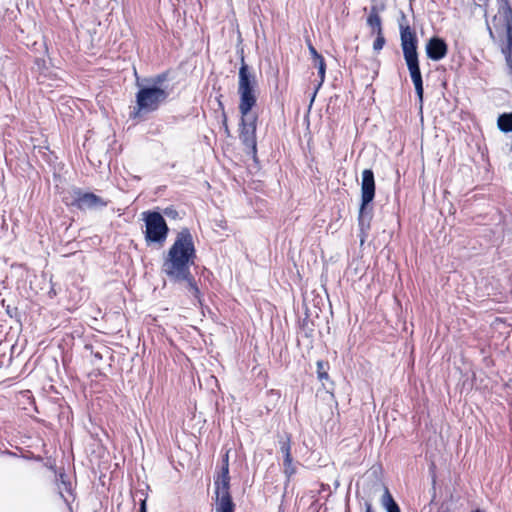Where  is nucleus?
Returning <instances> with one entry per match:
<instances>
[{"instance_id": "nucleus-1", "label": "nucleus", "mask_w": 512, "mask_h": 512, "mask_svg": "<svg viewBox=\"0 0 512 512\" xmlns=\"http://www.w3.org/2000/svg\"><path fill=\"white\" fill-rule=\"evenodd\" d=\"M196 259V249L193 236L188 228L181 229L174 243L164 258L162 271L173 282H186L187 289L199 303H201L200 290L191 274L190 266Z\"/></svg>"}, {"instance_id": "nucleus-2", "label": "nucleus", "mask_w": 512, "mask_h": 512, "mask_svg": "<svg viewBox=\"0 0 512 512\" xmlns=\"http://www.w3.org/2000/svg\"><path fill=\"white\" fill-rule=\"evenodd\" d=\"M257 87L256 75L242 56L238 73V109L241 114L239 138L243 145L250 149L253 157H256L257 153L256 129L258 116L251 112L257 103Z\"/></svg>"}, {"instance_id": "nucleus-3", "label": "nucleus", "mask_w": 512, "mask_h": 512, "mask_svg": "<svg viewBox=\"0 0 512 512\" xmlns=\"http://www.w3.org/2000/svg\"><path fill=\"white\" fill-rule=\"evenodd\" d=\"M167 80V72L146 79V85L140 87L136 93L135 116L153 113L166 103L170 95Z\"/></svg>"}, {"instance_id": "nucleus-4", "label": "nucleus", "mask_w": 512, "mask_h": 512, "mask_svg": "<svg viewBox=\"0 0 512 512\" xmlns=\"http://www.w3.org/2000/svg\"><path fill=\"white\" fill-rule=\"evenodd\" d=\"M400 40L403 51V56L407 64L412 82L419 102L423 101V80L419 66V59L417 53V36L416 33L410 28L409 25L400 23Z\"/></svg>"}, {"instance_id": "nucleus-5", "label": "nucleus", "mask_w": 512, "mask_h": 512, "mask_svg": "<svg viewBox=\"0 0 512 512\" xmlns=\"http://www.w3.org/2000/svg\"><path fill=\"white\" fill-rule=\"evenodd\" d=\"M375 197V178L371 169L362 172L361 203L358 214L360 244L363 245L368 237L373 217V208L370 206Z\"/></svg>"}, {"instance_id": "nucleus-6", "label": "nucleus", "mask_w": 512, "mask_h": 512, "mask_svg": "<svg viewBox=\"0 0 512 512\" xmlns=\"http://www.w3.org/2000/svg\"><path fill=\"white\" fill-rule=\"evenodd\" d=\"M142 216L145 223L144 238L147 245L163 246L169 233V227L164 217L157 211H145Z\"/></svg>"}, {"instance_id": "nucleus-7", "label": "nucleus", "mask_w": 512, "mask_h": 512, "mask_svg": "<svg viewBox=\"0 0 512 512\" xmlns=\"http://www.w3.org/2000/svg\"><path fill=\"white\" fill-rule=\"evenodd\" d=\"M71 205L80 210H97L106 207L108 201L94 193L75 189L72 193Z\"/></svg>"}, {"instance_id": "nucleus-8", "label": "nucleus", "mask_w": 512, "mask_h": 512, "mask_svg": "<svg viewBox=\"0 0 512 512\" xmlns=\"http://www.w3.org/2000/svg\"><path fill=\"white\" fill-rule=\"evenodd\" d=\"M425 50L429 59L440 61L446 57L448 46L444 39L434 36L427 41Z\"/></svg>"}, {"instance_id": "nucleus-9", "label": "nucleus", "mask_w": 512, "mask_h": 512, "mask_svg": "<svg viewBox=\"0 0 512 512\" xmlns=\"http://www.w3.org/2000/svg\"><path fill=\"white\" fill-rule=\"evenodd\" d=\"M235 503L230 492L215 494V512H234Z\"/></svg>"}, {"instance_id": "nucleus-10", "label": "nucleus", "mask_w": 512, "mask_h": 512, "mask_svg": "<svg viewBox=\"0 0 512 512\" xmlns=\"http://www.w3.org/2000/svg\"><path fill=\"white\" fill-rule=\"evenodd\" d=\"M214 486H215V494L221 493V492H230V475H229V469L226 467H221L220 472L217 474V476L214 479Z\"/></svg>"}, {"instance_id": "nucleus-11", "label": "nucleus", "mask_w": 512, "mask_h": 512, "mask_svg": "<svg viewBox=\"0 0 512 512\" xmlns=\"http://www.w3.org/2000/svg\"><path fill=\"white\" fill-rule=\"evenodd\" d=\"M382 506L387 512H401L398 504L393 499L389 489L384 487V493L382 496Z\"/></svg>"}, {"instance_id": "nucleus-12", "label": "nucleus", "mask_w": 512, "mask_h": 512, "mask_svg": "<svg viewBox=\"0 0 512 512\" xmlns=\"http://www.w3.org/2000/svg\"><path fill=\"white\" fill-rule=\"evenodd\" d=\"M377 10L378 9L374 8L373 14L369 13L367 18V24L371 27L373 34H380V32H383L381 17L377 14Z\"/></svg>"}, {"instance_id": "nucleus-13", "label": "nucleus", "mask_w": 512, "mask_h": 512, "mask_svg": "<svg viewBox=\"0 0 512 512\" xmlns=\"http://www.w3.org/2000/svg\"><path fill=\"white\" fill-rule=\"evenodd\" d=\"M314 66L318 69V76L320 78L319 84L317 85L315 92L313 94V97L311 99V102L314 101V98L316 96L317 91L322 86L323 82L325 81V73H326V63L323 58V56L319 57L314 61Z\"/></svg>"}, {"instance_id": "nucleus-14", "label": "nucleus", "mask_w": 512, "mask_h": 512, "mask_svg": "<svg viewBox=\"0 0 512 512\" xmlns=\"http://www.w3.org/2000/svg\"><path fill=\"white\" fill-rule=\"evenodd\" d=\"M279 449L283 454L284 458H291V436L289 434H284L279 437Z\"/></svg>"}, {"instance_id": "nucleus-15", "label": "nucleus", "mask_w": 512, "mask_h": 512, "mask_svg": "<svg viewBox=\"0 0 512 512\" xmlns=\"http://www.w3.org/2000/svg\"><path fill=\"white\" fill-rule=\"evenodd\" d=\"M498 128L505 133L512 132V113H503L497 120Z\"/></svg>"}, {"instance_id": "nucleus-16", "label": "nucleus", "mask_w": 512, "mask_h": 512, "mask_svg": "<svg viewBox=\"0 0 512 512\" xmlns=\"http://www.w3.org/2000/svg\"><path fill=\"white\" fill-rule=\"evenodd\" d=\"M504 14H505V18H506V32H507L506 46L512 47V8L508 4L504 8Z\"/></svg>"}, {"instance_id": "nucleus-17", "label": "nucleus", "mask_w": 512, "mask_h": 512, "mask_svg": "<svg viewBox=\"0 0 512 512\" xmlns=\"http://www.w3.org/2000/svg\"><path fill=\"white\" fill-rule=\"evenodd\" d=\"M328 369L329 364L327 362L317 361V376L321 382L329 380Z\"/></svg>"}, {"instance_id": "nucleus-18", "label": "nucleus", "mask_w": 512, "mask_h": 512, "mask_svg": "<svg viewBox=\"0 0 512 512\" xmlns=\"http://www.w3.org/2000/svg\"><path fill=\"white\" fill-rule=\"evenodd\" d=\"M283 471L288 480L296 473V466L293 463V458H284Z\"/></svg>"}, {"instance_id": "nucleus-19", "label": "nucleus", "mask_w": 512, "mask_h": 512, "mask_svg": "<svg viewBox=\"0 0 512 512\" xmlns=\"http://www.w3.org/2000/svg\"><path fill=\"white\" fill-rule=\"evenodd\" d=\"M59 478H60V485H59V489L62 491H66L67 493H71L72 492V484L71 482H69L67 480V477L64 473H61L59 475ZM61 496L63 497V494L61 493Z\"/></svg>"}, {"instance_id": "nucleus-20", "label": "nucleus", "mask_w": 512, "mask_h": 512, "mask_svg": "<svg viewBox=\"0 0 512 512\" xmlns=\"http://www.w3.org/2000/svg\"><path fill=\"white\" fill-rule=\"evenodd\" d=\"M502 53L505 56L506 64L509 69V74L512 76V47H509V46L503 47Z\"/></svg>"}, {"instance_id": "nucleus-21", "label": "nucleus", "mask_w": 512, "mask_h": 512, "mask_svg": "<svg viewBox=\"0 0 512 512\" xmlns=\"http://www.w3.org/2000/svg\"><path fill=\"white\" fill-rule=\"evenodd\" d=\"M385 37L383 35V32H380V34H376V39L374 40V43H373V49L374 51L378 52L380 51L383 46L385 45Z\"/></svg>"}, {"instance_id": "nucleus-22", "label": "nucleus", "mask_w": 512, "mask_h": 512, "mask_svg": "<svg viewBox=\"0 0 512 512\" xmlns=\"http://www.w3.org/2000/svg\"><path fill=\"white\" fill-rule=\"evenodd\" d=\"M374 8L379 9V10H377V14H380L381 12H383L386 9L384 0H372V5L370 7V13L373 14Z\"/></svg>"}, {"instance_id": "nucleus-23", "label": "nucleus", "mask_w": 512, "mask_h": 512, "mask_svg": "<svg viewBox=\"0 0 512 512\" xmlns=\"http://www.w3.org/2000/svg\"><path fill=\"white\" fill-rule=\"evenodd\" d=\"M308 50H309V53H310V55H311V57H312L313 62H314L316 59H318L319 57H321V56H322L321 54H319V53L317 52V50L315 49V47H314L311 43H309V44H308Z\"/></svg>"}, {"instance_id": "nucleus-24", "label": "nucleus", "mask_w": 512, "mask_h": 512, "mask_svg": "<svg viewBox=\"0 0 512 512\" xmlns=\"http://www.w3.org/2000/svg\"><path fill=\"white\" fill-rule=\"evenodd\" d=\"M91 354L93 356L92 364H96L97 361H100L103 359V355L98 351H96V352L92 351Z\"/></svg>"}, {"instance_id": "nucleus-25", "label": "nucleus", "mask_w": 512, "mask_h": 512, "mask_svg": "<svg viewBox=\"0 0 512 512\" xmlns=\"http://www.w3.org/2000/svg\"><path fill=\"white\" fill-rule=\"evenodd\" d=\"M222 467L229 469V451H226V453L223 455Z\"/></svg>"}, {"instance_id": "nucleus-26", "label": "nucleus", "mask_w": 512, "mask_h": 512, "mask_svg": "<svg viewBox=\"0 0 512 512\" xmlns=\"http://www.w3.org/2000/svg\"><path fill=\"white\" fill-rule=\"evenodd\" d=\"M139 512H147L146 499L141 500L139 506Z\"/></svg>"}, {"instance_id": "nucleus-27", "label": "nucleus", "mask_w": 512, "mask_h": 512, "mask_svg": "<svg viewBox=\"0 0 512 512\" xmlns=\"http://www.w3.org/2000/svg\"><path fill=\"white\" fill-rule=\"evenodd\" d=\"M365 512H373L372 504L370 502H365Z\"/></svg>"}, {"instance_id": "nucleus-28", "label": "nucleus", "mask_w": 512, "mask_h": 512, "mask_svg": "<svg viewBox=\"0 0 512 512\" xmlns=\"http://www.w3.org/2000/svg\"><path fill=\"white\" fill-rule=\"evenodd\" d=\"M223 126L225 127V131L228 133L229 130H228V125H227V117H226L225 113H223Z\"/></svg>"}, {"instance_id": "nucleus-29", "label": "nucleus", "mask_w": 512, "mask_h": 512, "mask_svg": "<svg viewBox=\"0 0 512 512\" xmlns=\"http://www.w3.org/2000/svg\"><path fill=\"white\" fill-rule=\"evenodd\" d=\"M173 212H174V211H172L171 209H168V208H167V209H165V211H164V213H165L166 215H173Z\"/></svg>"}, {"instance_id": "nucleus-30", "label": "nucleus", "mask_w": 512, "mask_h": 512, "mask_svg": "<svg viewBox=\"0 0 512 512\" xmlns=\"http://www.w3.org/2000/svg\"><path fill=\"white\" fill-rule=\"evenodd\" d=\"M406 19V16L404 13H402V20H405Z\"/></svg>"}, {"instance_id": "nucleus-31", "label": "nucleus", "mask_w": 512, "mask_h": 512, "mask_svg": "<svg viewBox=\"0 0 512 512\" xmlns=\"http://www.w3.org/2000/svg\"><path fill=\"white\" fill-rule=\"evenodd\" d=\"M346 512H349V509H347Z\"/></svg>"}]
</instances>
